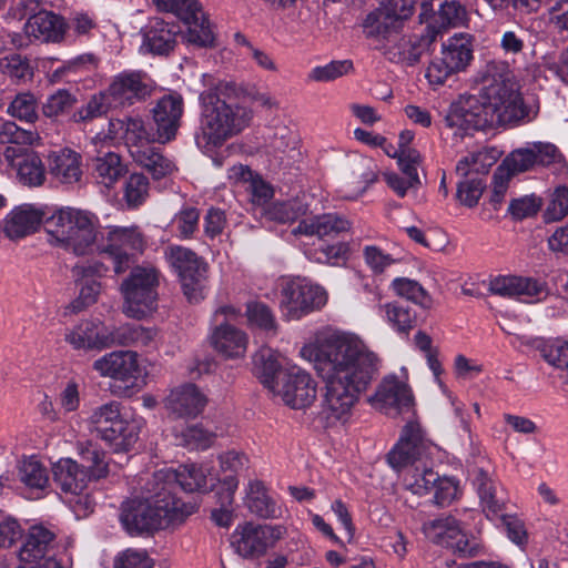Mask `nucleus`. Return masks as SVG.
Masks as SVG:
<instances>
[{
	"instance_id": "obj_1",
	"label": "nucleus",
	"mask_w": 568,
	"mask_h": 568,
	"mask_svg": "<svg viewBox=\"0 0 568 568\" xmlns=\"http://www.w3.org/2000/svg\"><path fill=\"white\" fill-rule=\"evenodd\" d=\"M301 356L312 363L323 386L320 418L325 427L345 425L377 371V356L355 334L333 332L304 345Z\"/></svg>"
},
{
	"instance_id": "obj_2",
	"label": "nucleus",
	"mask_w": 568,
	"mask_h": 568,
	"mask_svg": "<svg viewBox=\"0 0 568 568\" xmlns=\"http://www.w3.org/2000/svg\"><path fill=\"white\" fill-rule=\"evenodd\" d=\"M99 226L98 216L90 211L60 207L45 221L48 243L75 256L98 251L109 256L116 274L124 273L145 247L143 234L136 226H106L98 244Z\"/></svg>"
},
{
	"instance_id": "obj_3",
	"label": "nucleus",
	"mask_w": 568,
	"mask_h": 568,
	"mask_svg": "<svg viewBox=\"0 0 568 568\" xmlns=\"http://www.w3.org/2000/svg\"><path fill=\"white\" fill-rule=\"evenodd\" d=\"M496 62L486 65L485 83L478 94H463L452 103L445 123L455 134H468L511 124L524 116L523 103L504 75L496 77Z\"/></svg>"
},
{
	"instance_id": "obj_4",
	"label": "nucleus",
	"mask_w": 568,
	"mask_h": 568,
	"mask_svg": "<svg viewBox=\"0 0 568 568\" xmlns=\"http://www.w3.org/2000/svg\"><path fill=\"white\" fill-rule=\"evenodd\" d=\"M195 511V505L170 499L152 477H148L141 497L122 503L120 521L130 535L150 534L182 524Z\"/></svg>"
},
{
	"instance_id": "obj_5",
	"label": "nucleus",
	"mask_w": 568,
	"mask_h": 568,
	"mask_svg": "<svg viewBox=\"0 0 568 568\" xmlns=\"http://www.w3.org/2000/svg\"><path fill=\"white\" fill-rule=\"evenodd\" d=\"M233 85L220 82L214 90L201 94L202 136L207 145L222 146L227 140L250 126L253 111L227 97Z\"/></svg>"
},
{
	"instance_id": "obj_6",
	"label": "nucleus",
	"mask_w": 568,
	"mask_h": 568,
	"mask_svg": "<svg viewBox=\"0 0 568 568\" xmlns=\"http://www.w3.org/2000/svg\"><path fill=\"white\" fill-rule=\"evenodd\" d=\"M90 423L99 436L114 453L131 450L139 439L143 419L121 410V404L112 400L97 407Z\"/></svg>"
},
{
	"instance_id": "obj_7",
	"label": "nucleus",
	"mask_w": 568,
	"mask_h": 568,
	"mask_svg": "<svg viewBox=\"0 0 568 568\" xmlns=\"http://www.w3.org/2000/svg\"><path fill=\"white\" fill-rule=\"evenodd\" d=\"M160 272L151 265L135 266L120 286L122 312L134 320H143L158 308Z\"/></svg>"
},
{
	"instance_id": "obj_8",
	"label": "nucleus",
	"mask_w": 568,
	"mask_h": 568,
	"mask_svg": "<svg viewBox=\"0 0 568 568\" xmlns=\"http://www.w3.org/2000/svg\"><path fill=\"white\" fill-rule=\"evenodd\" d=\"M52 474L55 485L77 517H87L94 510L95 501L88 493L92 479L85 466L71 458H61L53 464Z\"/></svg>"
},
{
	"instance_id": "obj_9",
	"label": "nucleus",
	"mask_w": 568,
	"mask_h": 568,
	"mask_svg": "<svg viewBox=\"0 0 568 568\" xmlns=\"http://www.w3.org/2000/svg\"><path fill=\"white\" fill-rule=\"evenodd\" d=\"M164 258L176 272L184 295L190 302L204 298L207 288L209 264L194 251L182 245H168Z\"/></svg>"
},
{
	"instance_id": "obj_10",
	"label": "nucleus",
	"mask_w": 568,
	"mask_h": 568,
	"mask_svg": "<svg viewBox=\"0 0 568 568\" xmlns=\"http://www.w3.org/2000/svg\"><path fill=\"white\" fill-rule=\"evenodd\" d=\"M325 303V291L306 280H291L282 286L280 310L286 321L300 320L306 314L321 308Z\"/></svg>"
},
{
	"instance_id": "obj_11",
	"label": "nucleus",
	"mask_w": 568,
	"mask_h": 568,
	"mask_svg": "<svg viewBox=\"0 0 568 568\" xmlns=\"http://www.w3.org/2000/svg\"><path fill=\"white\" fill-rule=\"evenodd\" d=\"M161 11L172 12L187 27V40L200 47L211 45L214 41L210 23L197 0H152Z\"/></svg>"
},
{
	"instance_id": "obj_12",
	"label": "nucleus",
	"mask_w": 568,
	"mask_h": 568,
	"mask_svg": "<svg viewBox=\"0 0 568 568\" xmlns=\"http://www.w3.org/2000/svg\"><path fill=\"white\" fill-rule=\"evenodd\" d=\"M155 88V81L146 72L126 70L114 75L106 90L115 105L131 106L149 99Z\"/></svg>"
},
{
	"instance_id": "obj_13",
	"label": "nucleus",
	"mask_w": 568,
	"mask_h": 568,
	"mask_svg": "<svg viewBox=\"0 0 568 568\" xmlns=\"http://www.w3.org/2000/svg\"><path fill=\"white\" fill-rule=\"evenodd\" d=\"M281 535L280 527L244 523L234 529L230 542L241 557L258 558L281 538Z\"/></svg>"
},
{
	"instance_id": "obj_14",
	"label": "nucleus",
	"mask_w": 568,
	"mask_h": 568,
	"mask_svg": "<svg viewBox=\"0 0 568 568\" xmlns=\"http://www.w3.org/2000/svg\"><path fill=\"white\" fill-rule=\"evenodd\" d=\"M558 148L548 142H532L510 152L499 164L500 172L513 178L516 174L530 171L537 165H550L561 161Z\"/></svg>"
},
{
	"instance_id": "obj_15",
	"label": "nucleus",
	"mask_w": 568,
	"mask_h": 568,
	"mask_svg": "<svg viewBox=\"0 0 568 568\" xmlns=\"http://www.w3.org/2000/svg\"><path fill=\"white\" fill-rule=\"evenodd\" d=\"M285 405L294 409L311 406L317 394L316 382L306 371L292 366L278 375L277 386L273 390Z\"/></svg>"
},
{
	"instance_id": "obj_16",
	"label": "nucleus",
	"mask_w": 568,
	"mask_h": 568,
	"mask_svg": "<svg viewBox=\"0 0 568 568\" xmlns=\"http://www.w3.org/2000/svg\"><path fill=\"white\" fill-rule=\"evenodd\" d=\"M183 112L184 101L178 93L163 95L155 102L150 113L155 130L156 143L165 144L175 139L181 126Z\"/></svg>"
},
{
	"instance_id": "obj_17",
	"label": "nucleus",
	"mask_w": 568,
	"mask_h": 568,
	"mask_svg": "<svg viewBox=\"0 0 568 568\" xmlns=\"http://www.w3.org/2000/svg\"><path fill=\"white\" fill-rule=\"evenodd\" d=\"M488 290L495 295L519 298L529 303L540 302L549 294L548 286L545 282L516 275H498L491 278Z\"/></svg>"
},
{
	"instance_id": "obj_18",
	"label": "nucleus",
	"mask_w": 568,
	"mask_h": 568,
	"mask_svg": "<svg viewBox=\"0 0 568 568\" xmlns=\"http://www.w3.org/2000/svg\"><path fill=\"white\" fill-rule=\"evenodd\" d=\"M373 407L385 414H402L413 406V395L408 385L395 375L385 376L368 398Z\"/></svg>"
},
{
	"instance_id": "obj_19",
	"label": "nucleus",
	"mask_w": 568,
	"mask_h": 568,
	"mask_svg": "<svg viewBox=\"0 0 568 568\" xmlns=\"http://www.w3.org/2000/svg\"><path fill=\"white\" fill-rule=\"evenodd\" d=\"M92 368L104 378L134 382L144 376L139 356L133 351H113L95 359Z\"/></svg>"
},
{
	"instance_id": "obj_20",
	"label": "nucleus",
	"mask_w": 568,
	"mask_h": 568,
	"mask_svg": "<svg viewBox=\"0 0 568 568\" xmlns=\"http://www.w3.org/2000/svg\"><path fill=\"white\" fill-rule=\"evenodd\" d=\"M151 477L154 485H159L170 499H179L174 494L178 486L187 493L206 487V470L195 464L182 465L176 470L160 469L153 473Z\"/></svg>"
},
{
	"instance_id": "obj_21",
	"label": "nucleus",
	"mask_w": 568,
	"mask_h": 568,
	"mask_svg": "<svg viewBox=\"0 0 568 568\" xmlns=\"http://www.w3.org/2000/svg\"><path fill=\"white\" fill-rule=\"evenodd\" d=\"M207 405L206 395L194 384L174 387L163 399V406L173 418H195Z\"/></svg>"
},
{
	"instance_id": "obj_22",
	"label": "nucleus",
	"mask_w": 568,
	"mask_h": 568,
	"mask_svg": "<svg viewBox=\"0 0 568 568\" xmlns=\"http://www.w3.org/2000/svg\"><path fill=\"white\" fill-rule=\"evenodd\" d=\"M47 206L23 203L14 206L2 221V231L10 240H20L34 233L47 215Z\"/></svg>"
},
{
	"instance_id": "obj_23",
	"label": "nucleus",
	"mask_w": 568,
	"mask_h": 568,
	"mask_svg": "<svg viewBox=\"0 0 568 568\" xmlns=\"http://www.w3.org/2000/svg\"><path fill=\"white\" fill-rule=\"evenodd\" d=\"M54 537V532L43 526L31 527L19 551L20 561L31 566L20 565L17 568H62L54 558H48L39 564L52 546Z\"/></svg>"
},
{
	"instance_id": "obj_24",
	"label": "nucleus",
	"mask_w": 568,
	"mask_h": 568,
	"mask_svg": "<svg viewBox=\"0 0 568 568\" xmlns=\"http://www.w3.org/2000/svg\"><path fill=\"white\" fill-rule=\"evenodd\" d=\"M4 159L23 185L37 187L44 183L45 166L36 152L27 151L21 146H8Z\"/></svg>"
},
{
	"instance_id": "obj_25",
	"label": "nucleus",
	"mask_w": 568,
	"mask_h": 568,
	"mask_svg": "<svg viewBox=\"0 0 568 568\" xmlns=\"http://www.w3.org/2000/svg\"><path fill=\"white\" fill-rule=\"evenodd\" d=\"M68 30L65 19L52 11L42 10L31 16L24 23L26 41L60 43Z\"/></svg>"
},
{
	"instance_id": "obj_26",
	"label": "nucleus",
	"mask_w": 568,
	"mask_h": 568,
	"mask_svg": "<svg viewBox=\"0 0 568 568\" xmlns=\"http://www.w3.org/2000/svg\"><path fill=\"white\" fill-rule=\"evenodd\" d=\"M119 130H124V139L130 150L151 145V143L156 142L153 126L148 129L141 118L128 116L123 120H110L108 134H97L93 139L94 145L102 144L105 141H112Z\"/></svg>"
},
{
	"instance_id": "obj_27",
	"label": "nucleus",
	"mask_w": 568,
	"mask_h": 568,
	"mask_svg": "<svg viewBox=\"0 0 568 568\" xmlns=\"http://www.w3.org/2000/svg\"><path fill=\"white\" fill-rule=\"evenodd\" d=\"M425 448L419 428L408 424L404 427L396 446L388 453L387 462L397 471L408 466L415 467L414 464L422 460Z\"/></svg>"
},
{
	"instance_id": "obj_28",
	"label": "nucleus",
	"mask_w": 568,
	"mask_h": 568,
	"mask_svg": "<svg viewBox=\"0 0 568 568\" xmlns=\"http://www.w3.org/2000/svg\"><path fill=\"white\" fill-rule=\"evenodd\" d=\"M351 226V222L344 216L337 213H324L300 220L297 226L292 230V234L317 237L318 240L333 239L341 233L348 232Z\"/></svg>"
},
{
	"instance_id": "obj_29",
	"label": "nucleus",
	"mask_w": 568,
	"mask_h": 568,
	"mask_svg": "<svg viewBox=\"0 0 568 568\" xmlns=\"http://www.w3.org/2000/svg\"><path fill=\"white\" fill-rule=\"evenodd\" d=\"M417 0H388L385 8L369 13L364 22L367 37L384 36L388 26L397 20L408 19L415 11Z\"/></svg>"
},
{
	"instance_id": "obj_30",
	"label": "nucleus",
	"mask_w": 568,
	"mask_h": 568,
	"mask_svg": "<svg viewBox=\"0 0 568 568\" xmlns=\"http://www.w3.org/2000/svg\"><path fill=\"white\" fill-rule=\"evenodd\" d=\"M111 327L99 322L83 321L69 329L64 338L74 349L110 348Z\"/></svg>"
},
{
	"instance_id": "obj_31",
	"label": "nucleus",
	"mask_w": 568,
	"mask_h": 568,
	"mask_svg": "<svg viewBox=\"0 0 568 568\" xmlns=\"http://www.w3.org/2000/svg\"><path fill=\"white\" fill-rule=\"evenodd\" d=\"M214 351L226 359H236L245 356L247 334L229 323L215 326L210 336Z\"/></svg>"
},
{
	"instance_id": "obj_32",
	"label": "nucleus",
	"mask_w": 568,
	"mask_h": 568,
	"mask_svg": "<svg viewBox=\"0 0 568 568\" xmlns=\"http://www.w3.org/2000/svg\"><path fill=\"white\" fill-rule=\"evenodd\" d=\"M473 481L486 516L491 518L501 516L507 498L499 483L483 468L475 469Z\"/></svg>"
},
{
	"instance_id": "obj_33",
	"label": "nucleus",
	"mask_w": 568,
	"mask_h": 568,
	"mask_svg": "<svg viewBox=\"0 0 568 568\" xmlns=\"http://www.w3.org/2000/svg\"><path fill=\"white\" fill-rule=\"evenodd\" d=\"M179 28L160 18H151L142 29V49L152 54H168L176 43Z\"/></svg>"
},
{
	"instance_id": "obj_34",
	"label": "nucleus",
	"mask_w": 568,
	"mask_h": 568,
	"mask_svg": "<svg viewBox=\"0 0 568 568\" xmlns=\"http://www.w3.org/2000/svg\"><path fill=\"white\" fill-rule=\"evenodd\" d=\"M52 179L61 184H74L82 178L81 155L71 149L53 151L48 155Z\"/></svg>"
},
{
	"instance_id": "obj_35",
	"label": "nucleus",
	"mask_w": 568,
	"mask_h": 568,
	"mask_svg": "<svg viewBox=\"0 0 568 568\" xmlns=\"http://www.w3.org/2000/svg\"><path fill=\"white\" fill-rule=\"evenodd\" d=\"M134 162L145 169L155 180L173 174L178 168L173 160L152 145L131 149Z\"/></svg>"
},
{
	"instance_id": "obj_36",
	"label": "nucleus",
	"mask_w": 568,
	"mask_h": 568,
	"mask_svg": "<svg viewBox=\"0 0 568 568\" xmlns=\"http://www.w3.org/2000/svg\"><path fill=\"white\" fill-rule=\"evenodd\" d=\"M156 337L158 331L153 327H144L134 324H123L118 327H111L110 347H155Z\"/></svg>"
},
{
	"instance_id": "obj_37",
	"label": "nucleus",
	"mask_w": 568,
	"mask_h": 568,
	"mask_svg": "<svg viewBox=\"0 0 568 568\" xmlns=\"http://www.w3.org/2000/svg\"><path fill=\"white\" fill-rule=\"evenodd\" d=\"M17 476L19 481L32 493H43L50 486L47 467L37 456H23L17 463Z\"/></svg>"
},
{
	"instance_id": "obj_38",
	"label": "nucleus",
	"mask_w": 568,
	"mask_h": 568,
	"mask_svg": "<svg viewBox=\"0 0 568 568\" xmlns=\"http://www.w3.org/2000/svg\"><path fill=\"white\" fill-rule=\"evenodd\" d=\"M426 48L427 41L425 39L416 36H404L386 49L385 55L390 62L412 67L419 62Z\"/></svg>"
},
{
	"instance_id": "obj_39",
	"label": "nucleus",
	"mask_w": 568,
	"mask_h": 568,
	"mask_svg": "<svg viewBox=\"0 0 568 568\" xmlns=\"http://www.w3.org/2000/svg\"><path fill=\"white\" fill-rule=\"evenodd\" d=\"M473 40L467 33L450 37L443 44L442 54L456 73L465 71L473 60Z\"/></svg>"
},
{
	"instance_id": "obj_40",
	"label": "nucleus",
	"mask_w": 568,
	"mask_h": 568,
	"mask_svg": "<svg viewBox=\"0 0 568 568\" xmlns=\"http://www.w3.org/2000/svg\"><path fill=\"white\" fill-rule=\"evenodd\" d=\"M125 173L126 166L115 152L101 153L93 160L94 178L106 187L116 183Z\"/></svg>"
},
{
	"instance_id": "obj_41",
	"label": "nucleus",
	"mask_w": 568,
	"mask_h": 568,
	"mask_svg": "<svg viewBox=\"0 0 568 568\" xmlns=\"http://www.w3.org/2000/svg\"><path fill=\"white\" fill-rule=\"evenodd\" d=\"M246 505L251 513L263 518H275L280 514L276 503L267 494L264 484L258 480L248 484Z\"/></svg>"
},
{
	"instance_id": "obj_42",
	"label": "nucleus",
	"mask_w": 568,
	"mask_h": 568,
	"mask_svg": "<svg viewBox=\"0 0 568 568\" xmlns=\"http://www.w3.org/2000/svg\"><path fill=\"white\" fill-rule=\"evenodd\" d=\"M496 161L495 150L480 149L463 156L457 162L456 173L462 178H466L470 173L486 174Z\"/></svg>"
},
{
	"instance_id": "obj_43",
	"label": "nucleus",
	"mask_w": 568,
	"mask_h": 568,
	"mask_svg": "<svg viewBox=\"0 0 568 568\" xmlns=\"http://www.w3.org/2000/svg\"><path fill=\"white\" fill-rule=\"evenodd\" d=\"M390 286L397 296L404 297L423 308L432 307V296L417 281L397 277L392 282Z\"/></svg>"
},
{
	"instance_id": "obj_44",
	"label": "nucleus",
	"mask_w": 568,
	"mask_h": 568,
	"mask_svg": "<svg viewBox=\"0 0 568 568\" xmlns=\"http://www.w3.org/2000/svg\"><path fill=\"white\" fill-rule=\"evenodd\" d=\"M438 480V474L430 468L412 467L404 477V486L407 490L418 496L429 494Z\"/></svg>"
},
{
	"instance_id": "obj_45",
	"label": "nucleus",
	"mask_w": 568,
	"mask_h": 568,
	"mask_svg": "<svg viewBox=\"0 0 568 568\" xmlns=\"http://www.w3.org/2000/svg\"><path fill=\"white\" fill-rule=\"evenodd\" d=\"M111 102L108 90L95 93L72 114L71 120L74 123H89L106 114Z\"/></svg>"
},
{
	"instance_id": "obj_46",
	"label": "nucleus",
	"mask_w": 568,
	"mask_h": 568,
	"mask_svg": "<svg viewBox=\"0 0 568 568\" xmlns=\"http://www.w3.org/2000/svg\"><path fill=\"white\" fill-rule=\"evenodd\" d=\"M458 526L455 518L445 517L425 523L423 531L430 541L447 547L448 540L454 537V534H458Z\"/></svg>"
},
{
	"instance_id": "obj_47",
	"label": "nucleus",
	"mask_w": 568,
	"mask_h": 568,
	"mask_svg": "<svg viewBox=\"0 0 568 568\" xmlns=\"http://www.w3.org/2000/svg\"><path fill=\"white\" fill-rule=\"evenodd\" d=\"M307 206L297 200L276 202L265 210V216L270 221L278 223H292L303 217Z\"/></svg>"
},
{
	"instance_id": "obj_48",
	"label": "nucleus",
	"mask_w": 568,
	"mask_h": 568,
	"mask_svg": "<svg viewBox=\"0 0 568 568\" xmlns=\"http://www.w3.org/2000/svg\"><path fill=\"white\" fill-rule=\"evenodd\" d=\"M352 176L356 184L357 194L364 193L377 181L378 168L375 161L367 156H358L352 164Z\"/></svg>"
},
{
	"instance_id": "obj_49",
	"label": "nucleus",
	"mask_w": 568,
	"mask_h": 568,
	"mask_svg": "<svg viewBox=\"0 0 568 568\" xmlns=\"http://www.w3.org/2000/svg\"><path fill=\"white\" fill-rule=\"evenodd\" d=\"M351 254L349 244L346 242H338L334 244L322 245L318 248L312 250L307 253L310 260L328 265H337L341 262L348 260Z\"/></svg>"
},
{
	"instance_id": "obj_50",
	"label": "nucleus",
	"mask_w": 568,
	"mask_h": 568,
	"mask_svg": "<svg viewBox=\"0 0 568 568\" xmlns=\"http://www.w3.org/2000/svg\"><path fill=\"white\" fill-rule=\"evenodd\" d=\"M200 211L192 206L182 207L172 219L171 225L182 240L192 239L199 230Z\"/></svg>"
},
{
	"instance_id": "obj_51",
	"label": "nucleus",
	"mask_w": 568,
	"mask_h": 568,
	"mask_svg": "<svg viewBox=\"0 0 568 568\" xmlns=\"http://www.w3.org/2000/svg\"><path fill=\"white\" fill-rule=\"evenodd\" d=\"M246 317L251 325H255L265 332L275 334L277 331V323L272 310L261 302L247 304Z\"/></svg>"
},
{
	"instance_id": "obj_52",
	"label": "nucleus",
	"mask_w": 568,
	"mask_h": 568,
	"mask_svg": "<svg viewBox=\"0 0 568 568\" xmlns=\"http://www.w3.org/2000/svg\"><path fill=\"white\" fill-rule=\"evenodd\" d=\"M176 438L180 445L190 449H206L213 444L215 435L200 425H193L183 429Z\"/></svg>"
},
{
	"instance_id": "obj_53",
	"label": "nucleus",
	"mask_w": 568,
	"mask_h": 568,
	"mask_svg": "<svg viewBox=\"0 0 568 568\" xmlns=\"http://www.w3.org/2000/svg\"><path fill=\"white\" fill-rule=\"evenodd\" d=\"M39 140L37 132L20 129L14 122H0V143L31 145Z\"/></svg>"
},
{
	"instance_id": "obj_54",
	"label": "nucleus",
	"mask_w": 568,
	"mask_h": 568,
	"mask_svg": "<svg viewBox=\"0 0 568 568\" xmlns=\"http://www.w3.org/2000/svg\"><path fill=\"white\" fill-rule=\"evenodd\" d=\"M388 323L398 332L408 334L416 322V314L409 307H404L397 303L385 305Z\"/></svg>"
},
{
	"instance_id": "obj_55",
	"label": "nucleus",
	"mask_w": 568,
	"mask_h": 568,
	"mask_svg": "<svg viewBox=\"0 0 568 568\" xmlns=\"http://www.w3.org/2000/svg\"><path fill=\"white\" fill-rule=\"evenodd\" d=\"M77 103V97L65 89H59L48 97L42 111L48 118H57L64 114Z\"/></svg>"
},
{
	"instance_id": "obj_56",
	"label": "nucleus",
	"mask_w": 568,
	"mask_h": 568,
	"mask_svg": "<svg viewBox=\"0 0 568 568\" xmlns=\"http://www.w3.org/2000/svg\"><path fill=\"white\" fill-rule=\"evenodd\" d=\"M549 8V21L550 23L560 31H568V0H535L534 9L521 8L520 11L534 12L537 11L542 4H550Z\"/></svg>"
},
{
	"instance_id": "obj_57",
	"label": "nucleus",
	"mask_w": 568,
	"mask_h": 568,
	"mask_svg": "<svg viewBox=\"0 0 568 568\" xmlns=\"http://www.w3.org/2000/svg\"><path fill=\"white\" fill-rule=\"evenodd\" d=\"M149 195V180L145 175L134 173L129 176L124 186V199L129 206L141 205Z\"/></svg>"
},
{
	"instance_id": "obj_58",
	"label": "nucleus",
	"mask_w": 568,
	"mask_h": 568,
	"mask_svg": "<svg viewBox=\"0 0 568 568\" xmlns=\"http://www.w3.org/2000/svg\"><path fill=\"white\" fill-rule=\"evenodd\" d=\"M352 69L353 62L351 60L332 61L312 69L308 79L316 82H328L347 74Z\"/></svg>"
},
{
	"instance_id": "obj_59",
	"label": "nucleus",
	"mask_w": 568,
	"mask_h": 568,
	"mask_svg": "<svg viewBox=\"0 0 568 568\" xmlns=\"http://www.w3.org/2000/svg\"><path fill=\"white\" fill-rule=\"evenodd\" d=\"M8 113L21 121L37 120V100L31 93H20L8 106Z\"/></svg>"
},
{
	"instance_id": "obj_60",
	"label": "nucleus",
	"mask_w": 568,
	"mask_h": 568,
	"mask_svg": "<svg viewBox=\"0 0 568 568\" xmlns=\"http://www.w3.org/2000/svg\"><path fill=\"white\" fill-rule=\"evenodd\" d=\"M438 16L443 26L463 27L468 21V13L459 1L446 0L438 8Z\"/></svg>"
},
{
	"instance_id": "obj_61",
	"label": "nucleus",
	"mask_w": 568,
	"mask_h": 568,
	"mask_svg": "<svg viewBox=\"0 0 568 568\" xmlns=\"http://www.w3.org/2000/svg\"><path fill=\"white\" fill-rule=\"evenodd\" d=\"M81 458L89 468L88 473L91 479H100L108 474V463L105 453L93 445H88L81 450Z\"/></svg>"
},
{
	"instance_id": "obj_62",
	"label": "nucleus",
	"mask_w": 568,
	"mask_h": 568,
	"mask_svg": "<svg viewBox=\"0 0 568 568\" xmlns=\"http://www.w3.org/2000/svg\"><path fill=\"white\" fill-rule=\"evenodd\" d=\"M77 285L80 286L79 296L68 306L72 313H79L93 305L98 301L101 292V283L98 280L77 283Z\"/></svg>"
},
{
	"instance_id": "obj_63",
	"label": "nucleus",
	"mask_w": 568,
	"mask_h": 568,
	"mask_svg": "<svg viewBox=\"0 0 568 568\" xmlns=\"http://www.w3.org/2000/svg\"><path fill=\"white\" fill-rule=\"evenodd\" d=\"M114 568H152L153 560L144 549L128 548L118 554Z\"/></svg>"
},
{
	"instance_id": "obj_64",
	"label": "nucleus",
	"mask_w": 568,
	"mask_h": 568,
	"mask_svg": "<svg viewBox=\"0 0 568 568\" xmlns=\"http://www.w3.org/2000/svg\"><path fill=\"white\" fill-rule=\"evenodd\" d=\"M568 215V187H557L544 212L546 222H556Z\"/></svg>"
}]
</instances>
